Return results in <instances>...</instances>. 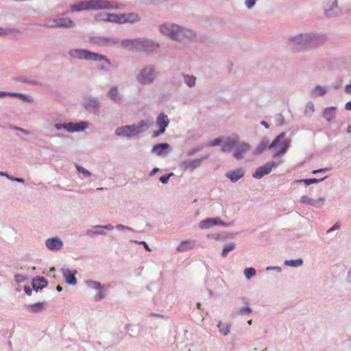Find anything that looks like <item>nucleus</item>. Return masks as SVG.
I'll return each instance as SVG.
<instances>
[{"label": "nucleus", "mask_w": 351, "mask_h": 351, "mask_svg": "<svg viewBox=\"0 0 351 351\" xmlns=\"http://www.w3.org/2000/svg\"><path fill=\"white\" fill-rule=\"evenodd\" d=\"M160 32L172 40L184 43H204L208 36L197 34L195 30L173 23H164L158 27Z\"/></svg>", "instance_id": "nucleus-1"}, {"label": "nucleus", "mask_w": 351, "mask_h": 351, "mask_svg": "<svg viewBox=\"0 0 351 351\" xmlns=\"http://www.w3.org/2000/svg\"><path fill=\"white\" fill-rule=\"evenodd\" d=\"M326 36L324 34L309 32L298 34L287 40V45L295 52L306 51L314 46L325 42Z\"/></svg>", "instance_id": "nucleus-2"}, {"label": "nucleus", "mask_w": 351, "mask_h": 351, "mask_svg": "<svg viewBox=\"0 0 351 351\" xmlns=\"http://www.w3.org/2000/svg\"><path fill=\"white\" fill-rule=\"evenodd\" d=\"M287 133L283 132L278 135L275 139L269 143V139L267 137L262 138L260 143L253 151L254 155H260L267 148L269 149L280 147V149L276 151L273 154V158H277L283 154H285L290 146V142L288 140H284Z\"/></svg>", "instance_id": "nucleus-3"}, {"label": "nucleus", "mask_w": 351, "mask_h": 351, "mask_svg": "<svg viewBox=\"0 0 351 351\" xmlns=\"http://www.w3.org/2000/svg\"><path fill=\"white\" fill-rule=\"evenodd\" d=\"M70 8L73 12L84 10H119L120 5L108 0H87L71 5Z\"/></svg>", "instance_id": "nucleus-4"}, {"label": "nucleus", "mask_w": 351, "mask_h": 351, "mask_svg": "<svg viewBox=\"0 0 351 351\" xmlns=\"http://www.w3.org/2000/svg\"><path fill=\"white\" fill-rule=\"evenodd\" d=\"M69 55L73 58L80 60H93V61H104L108 65L111 66L112 63L110 59L106 56L90 51L87 49H73L69 51Z\"/></svg>", "instance_id": "nucleus-5"}, {"label": "nucleus", "mask_w": 351, "mask_h": 351, "mask_svg": "<svg viewBox=\"0 0 351 351\" xmlns=\"http://www.w3.org/2000/svg\"><path fill=\"white\" fill-rule=\"evenodd\" d=\"M158 73L154 64H147L143 67L136 75L137 82L141 85H149L154 82Z\"/></svg>", "instance_id": "nucleus-6"}, {"label": "nucleus", "mask_w": 351, "mask_h": 351, "mask_svg": "<svg viewBox=\"0 0 351 351\" xmlns=\"http://www.w3.org/2000/svg\"><path fill=\"white\" fill-rule=\"evenodd\" d=\"M322 6L327 18L337 17L342 14L341 9L338 7L337 0H324Z\"/></svg>", "instance_id": "nucleus-7"}, {"label": "nucleus", "mask_w": 351, "mask_h": 351, "mask_svg": "<svg viewBox=\"0 0 351 351\" xmlns=\"http://www.w3.org/2000/svg\"><path fill=\"white\" fill-rule=\"evenodd\" d=\"M209 157L210 154H208L205 155L204 156L201 157L200 158H196L194 160H184L180 163L179 167L183 171H186L189 169L191 171H193L195 169L201 166L202 162L203 160L208 159Z\"/></svg>", "instance_id": "nucleus-8"}, {"label": "nucleus", "mask_w": 351, "mask_h": 351, "mask_svg": "<svg viewBox=\"0 0 351 351\" xmlns=\"http://www.w3.org/2000/svg\"><path fill=\"white\" fill-rule=\"evenodd\" d=\"M158 47V44L148 39L137 38L136 51L149 53L153 52Z\"/></svg>", "instance_id": "nucleus-9"}, {"label": "nucleus", "mask_w": 351, "mask_h": 351, "mask_svg": "<svg viewBox=\"0 0 351 351\" xmlns=\"http://www.w3.org/2000/svg\"><path fill=\"white\" fill-rule=\"evenodd\" d=\"M279 163L275 161H269L264 165L258 167L255 172L252 174L254 178L261 179L266 175H269L273 168H276L278 166Z\"/></svg>", "instance_id": "nucleus-10"}, {"label": "nucleus", "mask_w": 351, "mask_h": 351, "mask_svg": "<svg viewBox=\"0 0 351 351\" xmlns=\"http://www.w3.org/2000/svg\"><path fill=\"white\" fill-rule=\"evenodd\" d=\"M151 123L146 121H141L138 124L126 125L127 129L130 130V134L132 136H136L140 133L145 132L150 127Z\"/></svg>", "instance_id": "nucleus-11"}, {"label": "nucleus", "mask_w": 351, "mask_h": 351, "mask_svg": "<svg viewBox=\"0 0 351 351\" xmlns=\"http://www.w3.org/2000/svg\"><path fill=\"white\" fill-rule=\"evenodd\" d=\"M84 108L89 112L93 113L95 114H99L101 104L98 98L90 97L84 104Z\"/></svg>", "instance_id": "nucleus-12"}, {"label": "nucleus", "mask_w": 351, "mask_h": 351, "mask_svg": "<svg viewBox=\"0 0 351 351\" xmlns=\"http://www.w3.org/2000/svg\"><path fill=\"white\" fill-rule=\"evenodd\" d=\"M236 149L233 153V156L237 160H241L243 158V155L250 149V145L246 142H239L237 141V145L234 146Z\"/></svg>", "instance_id": "nucleus-13"}, {"label": "nucleus", "mask_w": 351, "mask_h": 351, "mask_svg": "<svg viewBox=\"0 0 351 351\" xmlns=\"http://www.w3.org/2000/svg\"><path fill=\"white\" fill-rule=\"evenodd\" d=\"M151 152L158 156L165 157L170 152V145L167 143H160L153 146Z\"/></svg>", "instance_id": "nucleus-14"}, {"label": "nucleus", "mask_w": 351, "mask_h": 351, "mask_svg": "<svg viewBox=\"0 0 351 351\" xmlns=\"http://www.w3.org/2000/svg\"><path fill=\"white\" fill-rule=\"evenodd\" d=\"M45 245L51 251H58L62 247L63 242L58 237H52L45 241Z\"/></svg>", "instance_id": "nucleus-15"}, {"label": "nucleus", "mask_w": 351, "mask_h": 351, "mask_svg": "<svg viewBox=\"0 0 351 351\" xmlns=\"http://www.w3.org/2000/svg\"><path fill=\"white\" fill-rule=\"evenodd\" d=\"M88 126L86 121H80L78 123L69 122L66 123V131L69 132H75L84 131Z\"/></svg>", "instance_id": "nucleus-16"}, {"label": "nucleus", "mask_w": 351, "mask_h": 351, "mask_svg": "<svg viewBox=\"0 0 351 351\" xmlns=\"http://www.w3.org/2000/svg\"><path fill=\"white\" fill-rule=\"evenodd\" d=\"M244 175L245 170L241 167L226 173V177L228 178L233 183L237 182L239 180L242 178Z\"/></svg>", "instance_id": "nucleus-17"}, {"label": "nucleus", "mask_w": 351, "mask_h": 351, "mask_svg": "<svg viewBox=\"0 0 351 351\" xmlns=\"http://www.w3.org/2000/svg\"><path fill=\"white\" fill-rule=\"evenodd\" d=\"M45 302H38L32 304H25L24 308L31 313H38L45 309Z\"/></svg>", "instance_id": "nucleus-18"}, {"label": "nucleus", "mask_w": 351, "mask_h": 351, "mask_svg": "<svg viewBox=\"0 0 351 351\" xmlns=\"http://www.w3.org/2000/svg\"><path fill=\"white\" fill-rule=\"evenodd\" d=\"M48 285L47 280L44 277L36 276L32 280V289L38 291L46 287Z\"/></svg>", "instance_id": "nucleus-19"}, {"label": "nucleus", "mask_w": 351, "mask_h": 351, "mask_svg": "<svg viewBox=\"0 0 351 351\" xmlns=\"http://www.w3.org/2000/svg\"><path fill=\"white\" fill-rule=\"evenodd\" d=\"M18 97L25 102H32V99L25 94L14 93V92H7V91H0V98H4L5 97Z\"/></svg>", "instance_id": "nucleus-20"}, {"label": "nucleus", "mask_w": 351, "mask_h": 351, "mask_svg": "<svg viewBox=\"0 0 351 351\" xmlns=\"http://www.w3.org/2000/svg\"><path fill=\"white\" fill-rule=\"evenodd\" d=\"M62 274L68 285H75L77 284V278H75L76 270L71 271L69 269H62Z\"/></svg>", "instance_id": "nucleus-21"}, {"label": "nucleus", "mask_w": 351, "mask_h": 351, "mask_svg": "<svg viewBox=\"0 0 351 351\" xmlns=\"http://www.w3.org/2000/svg\"><path fill=\"white\" fill-rule=\"evenodd\" d=\"M238 141V137L236 138H230L228 137L224 142L223 145L221 146V150L223 152L228 153L230 152L233 147H234Z\"/></svg>", "instance_id": "nucleus-22"}, {"label": "nucleus", "mask_w": 351, "mask_h": 351, "mask_svg": "<svg viewBox=\"0 0 351 351\" xmlns=\"http://www.w3.org/2000/svg\"><path fill=\"white\" fill-rule=\"evenodd\" d=\"M195 241L194 240L182 241L176 247V250L178 252H186L191 249H193L195 247Z\"/></svg>", "instance_id": "nucleus-23"}, {"label": "nucleus", "mask_w": 351, "mask_h": 351, "mask_svg": "<svg viewBox=\"0 0 351 351\" xmlns=\"http://www.w3.org/2000/svg\"><path fill=\"white\" fill-rule=\"evenodd\" d=\"M108 97L115 103H120L122 100V96L115 86L110 88L108 93Z\"/></svg>", "instance_id": "nucleus-24"}, {"label": "nucleus", "mask_w": 351, "mask_h": 351, "mask_svg": "<svg viewBox=\"0 0 351 351\" xmlns=\"http://www.w3.org/2000/svg\"><path fill=\"white\" fill-rule=\"evenodd\" d=\"M73 21L69 18H57V26L61 28H71L75 27Z\"/></svg>", "instance_id": "nucleus-25"}, {"label": "nucleus", "mask_w": 351, "mask_h": 351, "mask_svg": "<svg viewBox=\"0 0 351 351\" xmlns=\"http://www.w3.org/2000/svg\"><path fill=\"white\" fill-rule=\"evenodd\" d=\"M337 107L330 106L326 108L322 112V117L328 122H330L336 116Z\"/></svg>", "instance_id": "nucleus-26"}, {"label": "nucleus", "mask_w": 351, "mask_h": 351, "mask_svg": "<svg viewBox=\"0 0 351 351\" xmlns=\"http://www.w3.org/2000/svg\"><path fill=\"white\" fill-rule=\"evenodd\" d=\"M169 123L168 117L163 112L160 113L156 119V124L159 128L166 130V128Z\"/></svg>", "instance_id": "nucleus-27"}, {"label": "nucleus", "mask_w": 351, "mask_h": 351, "mask_svg": "<svg viewBox=\"0 0 351 351\" xmlns=\"http://www.w3.org/2000/svg\"><path fill=\"white\" fill-rule=\"evenodd\" d=\"M121 47L127 48L130 50L136 51L137 38L135 39H124L119 40Z\"/></svg>", "instance_id": "nucleus-28"}, {"label": "nucleus", "mask_w": 351, "mask_h": 351, "mask_svg": "<svg viewBox=\"0 0 351 351\" xmlns=\"http://www.w3.org/2000/svg\"><path fill=\"white\" fill-rule=\"evenodd\" d=\"M107 21L119 24L125 23V14H110L108 16Z\"/></svg>", "instance_id": "nucleus-29"}, {"label": "nucleus", "mask_w": 351, "mask_h": 351, "mask_svg": "<svg viewBox=\"0 0 351 351\" xmlns=\"http://www.w3.org/2000/svg\"><path fill=\"white\" fill-rule=\"evenodd\" d=\"M231 327L232 324L230 323H226L224 324L221 321L218 322L217 328H219L221 335L223 336H227L230 333Z\"/></svg>", "instance_id": "nucleus-30"}, {"label": "nucleus", "mask_w": 351, "mask_h": 351, "mask_svg": "<svg viewBox=\"0 0 351 351\" xmlns=\"http://www.w3.org/2000/svg\"><path fill=\"white\" fill-rule=\"evenodd\" d=\"M326 93V89L321 86L319 85H317L314 88H313L311 91V97L315 98L317 97L324 96Z\"/></svg>", "instance_id": "nucleus-31"}, {"label": "nucleus", "mask_w": 351, "mask_h": 351, "mask_svg": "<svg viewBox=\"0 0 351 351\" xmlns=\"http://www.w3.org/2000/svg\"><path fill=\"white\" fill-rule=\"evenodd\" d=\"M89 41L92 43L97 45L99 47L106 46L105 36H92L89 38Z\"/></svg>", "instance_id": "nucleus-32"}, {"label": "nucleus", "mask_w": 351, "mask_h": 351, "mask_svg": "<svg viewBox=\"0 0 351 351\" xmlns=\"http://www.w3.org/2000/svg\"><path fill=\"white\" fill-rule=\"evenodd\" d=\"M327 178H328V176H325V177H324L322 178H320V179H317V178H305V179L295 180L294 182L295 183L303 182L306 185L308 186V185H311L312 184H315V183L320 182L323 181L324 180H325Z\"/></svg>", "instance_id": "nucleus-33"}, {"label": "nucleus", "mask_w": 351, "mask_h": 351, "mask_svg": "<svg viewBox=\"0 0 351 351\" xmlns=\"http://www.w3.org/2000/svg\"><path fill=\"white\" fill-rule=\"evenodd\" d=\"M125 23H136L141 20V17L137 13L130 12L128 14H125Z\"/></svg>", "instance_id": "nucleus-34"}, {"label": "nucleus", "mask_w": 351, "mask_h": 351, "mask_svg": "<svg viewBox=\"0 0 351 351\" xmlns=\"http://www.w3.org/2000/svg\"><path fill=\"white\" fill-rule=\"evenodd\" d=\"M184 83L190 88L194 87L196 84V77L194 75L182 74Z\"/></svg>", "instance_id": "nucleus-35"}, {"label": "nucleus", "mask_w": 351, "mask_h": 351, "mask_svg": "<svg viewBox=\"0 0 351 351\" xmlns=\"http://www.w3.org/2000/svg\"><path fill=\"white\" fill-rule=\"evenodd\" d=\"M325 200V198L323 197H321L317 199L310 198L308 205L314 206L317 208H320L324 206Z\"/></svg>", "instance_id": "nucleus-36"}, {"label": "nucleus", "mask_w": 351, "mask_h": 351, "mask_svg": "<svg viewBox=\"0 0 351 351\" xmlns=\"http://www.w3.org/2000/svg\"><path fill=\"white\" fill-rule=\"evenodd\" d=\"M285 265L289 267H298L303 265L302 258L285 260Z\"/></svg>", "instance_id": "nucleus-37"}, {"label": "nucleus", "mask_w": 351, "mask_h": 351, "mask_svg": "<svg viewBox=\"0 0 351 351\" xmlns=\"http://www.w3.org/2000/svg\"><path fill=\"white\" fill-rule=\"evenodd\" d=\"M126 125L119 127L115 130V134L119 136L131 137L129 129L125 128Z\"/></svg>", "instance_id": "nucleus-38"}, {"label": "nucleus", "mask_w": 351, "mask_h": 351, "mask_svg": "<svg viewBox=\"0 0 351 351\" xmlns=\"http://www.w3.org/2000/svg\"><path fill=\"white\" fill-rule=\"evenodd\" d=\"M20 30L16 28H3L0 27V36H6L11 33H20Z\"/></svg>", "instance_id": "nucleus-39"}, {"label": "nucleus", "mask_w": 351, "mask_h": 351, "mask_svg": "<svg viewBox=\"0 0 351 351\" xmlns=\"http://www.w3.org/2000/svg\"><path fill=\"white\" fill-rule=\"evenodd\" d=\"M19 82H22L31 85H40V82L35 79H30L27 77H19L16 78Z\"/></svg>", "instance_id": "nucleus-40"}, {"label": "nucleus", "mask_w": 351, "mask_h": 351, "mask_svg": "<svg viewBox=\"0 0 351 351\" xmlns=\"http://www.w3.org/2000/svg\"><path fill=\"white\" fill-rule=\"evenodd\" d=\"M235 247H236V245H235V244H234V243H228V244L225 245V246H224V247L223 248L222 252H221V256H222L223 258L226 257V256H228V254L230 251H232V250H234V249H235Z\"/></svg>", "instance_id": "nucleus-41"}, {"label": "nucleus", "mask_w": 351, "mask_h": 351, "mask_svg": "<svg viewBox=\"0 0 351 351\" xmlns=\"http://www.w3.org/2000/svg\"><path fill=\"white\" fill-rule=\"evenodd\" d=\"M86 284L89 288L95 290H98L103 288V286L100 282L91 280H86Z\"/></svg>", "instance_id": "nucleus-42"}, {"label": "nucleus", "mask_w": 351, "mask_h": 351, "mask_svg": "<svg viewBox=\"0 0 351 351\" xmlns=\"http://www.w3.org/2000/svg\"><path fill=\"white\" fill-rule=\"evenodd\" d=\"M213 226L211 222V218H207L206 219L200 221L199 223V227L201 229H208Z\"/></svg>", "instance_id": "nucleus-43"}, {"label": "nucleus", "mask_w": 351, "mask_h": 351, "mask_svg": "<svg viewBox=\"0 0 351 351\" xmlns=\"http://www.w3.org/2000/svg\"><path fill=\"white\" fill-rule=\"evenodd\" d=\"M256 274V269L253 267H247L244 270V275L247 279H250Z\"/></svg>", "instance_id": "nucleus-44"}, {"label": "nucleus", "mask_w": 351, "mask_h": 351, "mask_svg": "<svg viewBox=\"0 0 351 351\" xmlns=\"http://www.w3.org/2000/svg\"><path fill=\"white\" fill-rule=\"evenodd\" d=\"M204 147H205V145H202L191 148L190 150H189L187 152L186 156H193L196 153L200 152L203 149Z\"/></svg>", "instance_id": "nucleus-45"}, {"label": "nucleus", "mask_w": 351, "mask_h": 351, "mask_svg": "<svg viewBox=\"0 0 351 351\" xmlns=\"http://www.w3.org/2000/svg\"><path fill=\"white\" fill-rule=\"evenodd\" d=\"M106 46L116 45L119 43V40L114 37H106Z\"/></svg>", "instance_id": "nucleus-46"}, {"label": "nucleus", "mask_w": 351, "mask_h": 351, "mask_svg": "<svg viewBox=\"0 0 351 351\" xmlns=\"http://www.w3.org/2000/svg\"><path fill=\"white\" fill-rule=\"evenodd\" d=\"M252 312V309L249 306H246V307H241L239 309H238L237 314L247 315V314L251 313Z\"/></svg>", "instance_id": "nucleus-47"}, {"label": "nucleus", "mask_w": 351, "mask_h": 351, "mask_svg": "<svg viewBox=\"0 0 351 351\" xmlns=\"http://www.w3.org/2000/svg\"><path fill=\"white\" fill-rule=\"evenodd\" d=\"M75 167L80 173H83L84 175H85L87 177H89L92 175V173L88 170L86 169L85 168H84L82 166H81L80 165H75Z\"/></svg>", "instance_id": "nucleus-48"}, {"label": "nucleus", "mask_w": 351, "mask_h": 351, "mask_svg": "<svg viewBox=\"0 0 351 351\" xmlns=\"http://www.w3.org/2000/svg\"><path fill=\"white\" fill-rule=\"evenodd\" d=\"M44 26L48 28H58L57 18L48 21L47 23L44 25Z\"/></svg>", "instance_id": "nucleus-49"}, {"label": "nucleus", "mask_w": 351, "mask_h": 351, "mask_svg": "<svg viewBox=\"0 0 351 351\" xmlns=\"http://www.w3.org/2000/svg\"><path fill=\"white\" fill-rule=\"evenodd\" d=\"M174 176V173H169L167 174H165L163 176H162L160 178H159V180L162 183V184H167L169 180V178Z\"/></svg>", "instance_id": "nucleus-50"}, {"label": "nucleus", "mask_w": 351, "mask_h": 351, "mask_svg": "<svg viewBox=\"0 0 351 351\" xmlns=\"http://www.w3.org/2000/svg\"><path fill=\"white\" fill-rule=\"evenodd\" d=\"M99 290V292L97 293V294L94 297V300L95 301H99V300H103L105 296H106V293H105V291H104L103 290V288L100 289H98Z\"/></svg>", "instance_id": "nucleus-51"}, {"label": "nucleus", "mask_w": 351, "mask_h": 351, "mask_svg": "<svg viewBox=\"0 0 351 351\" xmlns=\"http://www.w3.org/2000/svg\"><path fill=\"white\" fill-rule=\"evenodd\" d=\"M115 228L119 230H128V231L132 232H136L134 229H133L129 226L122 225V224H117L115 226Z\"/></svg>", "instance_id": "nucleus-52"}, {"label": "nucleus", "mask_w": 351, "mask_h": 351, "mask_svg": "<svg viewBox=\"0 0 351 351\" xmlns=\"http://www.w3.org/2000/svg\"><path fill=\"white\" fill-rule=\"evenodd\" d=\"M276 121L278 126H282L285 124V118L281 113L276 115Z\"/></svg>", "instance_id": "nucleus-53"}, {"label": "nucleus", "mask_w": 351, "mask_h": 351, "mask_svg": "<svg viewBox=\"0 0 351 351\" xmlns=\"http://www.w3.org/2000/svg\"><path fill=\"white\" fill-rule=\"evenodd\" d=\"M109 13H100L95 16V19L96 21H107L108 16Z\"/></svg>", "instance_id": "nucleus-54"}, {"label": "nucleus", "mask_w": 351, "mask_h": 351, "mask_svg": "<svg viewBox=\"0 0 351 351\" xmlns=\"http://www.w3.org/2000/svg\"><path fill=\"white\" fill-rule=\"evenodd\" d=\"M222 140L221 138H217L214 139L213 141L209 142L208 144L205 145L206 147H214L220 145Z\"/></svg>", "instance_id": "nucleus-55"}, {"label": "nucleus", "mask_w": 351, "mask_h": 351, "mask_svg": "<svg viewBox=\"0 0 351 351\" xmlns=\"http://www.w3.org/2000/svg\"><path fill=\"white\" fill-rule=\"evenodd\" d=\"M93 228H104V230H108V231H110V230H112L114 227L112 225V224H107V225H105V226H101V225H96V226H93Z\"/></svg>", "instance_id": "nucleus-56"}, {"label": "nucleus", "mask_w": 351, "mask_h": 351, "mask_svg": "<svg viewBox=\"0 0 351 351\" xmlns=\"http://www.w3.org/2000/svg\"><path fill=\"white\" fill-rule=\"evenodd\" d=\"M257 0H245V5L247 9L251 10L254 7Z\"/></svg>", "instance_id": "nucleus-57"}, {"label": "nucleus", "mask_w": 351, "mask_h": 351, "mask_svg": "<svg viewBox=\"0 0 351 351\" xmlns=\"http://www.w3.org/2000/svg\"><path fill=\"white\" fill-rule=\"evenodd\" d=\"M85 235L90 237V238H94L95 236H97V232H95V229H93L92 227V229H88L85 231Z\"/></svg>", "instance_id": "nucleus-58"}, {"label": "nucleus", "mask_w": 351, "mask_h": 351, "mask_svg": "<svg viewBox=\"0 0 351 351\" xmlns=\"http://www.w3.org/2000/svg\"><path fill=\"white\" fill-rule=\"evenodd\" d=\"M130 242H132V243H138L140 245H143V247H145V249L148 251V252H151L152 250L150 249V247H149L148 244L143 241H136V240H130Z\"/></svg>", "instance_id": "nucleus-59"}, {"label": "nucleus", "mask_w": 351, "mask_h": 351, "mask_svg": "<svg viewBox=\"0 0 351 351\" xmlns=\"http://www.w3.org/2000/svg\"><path fill=\"white\" fill-rule=\"evenodd\" d=\"M14 279L17 282L20 283L24 282L26 278L22 274H17L14 276Z\"/></svg>", "instance_id": "nucleus-60"}, {"label": "nucleus", "mask_w": 351, "mask_h": 351, "mask_svg": "<svg viewBox=\"0 0 351 351\" xmlns=\"http://www.w3.org/2000/svg\"><path fill=\"white\" fill-rule=\"evenodd\" d=\"M12 129L15 130H17V131H20L21 132H23L25 134H30V132L25 130V129H23L22 128H20V127H17V126H12L11 127Z\"/></svg>", "instance_id": "nucleus-61"}, {"label": "nucleus", "mask_w": 351, "mask_h": 351, "mask_svg": "<svg viewBox=\"0 0 351 351\" xmlns=\"http://www.w3.org/2000/svg\"><path fill=\"white\" fill-rule=\"evenodd\" d=\"M166 130H164L162 128H159V130L158 131H155L153 134H152V137L155 138V137H157L162 134L165 133Z\"/></svg>", "instance_id": "nucleus-62"}, {"label": "nucleus", "mask_w": 351, "mask_h": 351, "mask_svg": "<svg viewBox=\"0 0 351 351\" xmlns=\"http://www.w3.org/2000/svg\"><path fill=\"white\" fill-rule=\"evenodd\" d=\"M310 198L306 195H303L300 197V202L303 204L308 205Z\"/></svg>", "instance_id": "nucleus-63"}, {"label": "nucleus", "mask_w": 351, "mask_h": 351, "mask_svg": "<svg viewBox=\"0 0 351 351\" xmlns=\"http://www.w3.org/2000/svg\"><path fill=\"white\" fill-rule=\"evenodd\" d=\"M345 92L347 94H351V79L350 83L345 86Z\"/></svg>", "instance_id": "nucleus-64"}]
</instances>
